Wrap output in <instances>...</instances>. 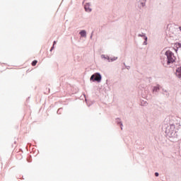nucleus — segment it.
I'll return each mask as SVG.
<instances>
[{
  "label": "nucleus",
  "instance_id": "1",
  "mask_svg": "<svg viewBox=\"0 0 181 181\" xmlns=\"http://www.w3.org/2000/svg\"><path fill=\"white\" fill-rule=\"evenodd\" d=\"M165 55L167 56L168 59V64H170V63H173L175 60V55L170 51H167L165 52Z\"/></svg>",
  "mask_w": 181,
  "mask_h": 181
},
{
  "label": "nucleus",
  "instance_id": "2",
  "mask_svg": "<svg viewBox=\"0 0 181 181\" xmlns=\"http://www.w3.org/2000/svg\"><path fill=\"white\" fill-rule=\"evenodd\" d=\"M90 80H93V81H98V83H100V81H101V75L98 73L94 74L90 76Z\"/></svg>",
  "mask_w": 181,
  "mask_h": 181
},
{
  "label": "nucleus",
  "instance_id": "3",
  "mask_svg": "<svg viewBox=\"0 0 181 181\" xmlns=\"http://www.w3.org/2000/svg\"><path fill=\"white\" fill-rule=\"evenodd\" d=\"M175 74L181 80V67L177 69Z\"/></svg>",
  "mask_w": 181,
  "mask_h": 181
},
{
  "label": "nucleus",
  "instance_id": "4",
  "mask_svg": "<svg viewBox=\"0 0 181 181\" xmlns=\"http://www.w3.org/2000/svg\"><path fill=\"white\" fill-rule=\"evenodd\" d=\"M174 48H175V52H177V50H181V44L175 43L174 45Z\"/></svg>",
  "mask_w": 181,
  "mask_h": 181
},
{
  "label": "nucleus",
  "instance_id": "5",
  "mask_svg": "<svg viewBox=\"0 0 181 181\" xmlns=\"http://www.w3.org/2000/svg\"><path fill=\"white\" fill-rule=\"evenodd\" d=\"M85 11L86 12H91V8H90V4L87 3L86 5H85Z\"/></svg>",
  "mask_w": 181,
  "mask_h": 181
},
{
  "label": "nucleus",
  "instance_id": "6",
  "mask_svg": "<svg viewBox=\"0 0 181 181\" xmlns=\"http://www.w3.org/2000/svg\"><path fill=\"white\" fill-rule=\"evenodd\" d=\"M80 35L82 37H86L87 36V33H86V30H81L80 32Z\"/></svg>",
  "mask_w": 181,
  "mask_h": 181
},
{
  "label": "nucleus",
  "instance_id": "7",
  "mask_svg": "<svg viewBox=\"0 0 181 181\" xmlns=\"http://www.w3.org/2000/svg\"><path fill=\"white\" fill-rule=\"evenodd\" d=\"M36 64H37V60H34V61L32 62V66H36Z\"/></svg>",
  "mask_w": 181,
  "mask_h": 181
},
{
  "label": "nucleus",
  "instance_id": "8",
  "mask_svg": "<svg viewBox=\"0 0 181 181\" xmlns=\"http://www.w3.org/2000/svg\"><path fill=\"white\" fill-rule=\"evenodd\" d=\"M54 45H56V41H54L53 47H52L51 50H53V49H54Z\"/></svg>",
  "mask_w": 181,
  "mask_h": 181
},
{
  "label": "nucleus",
  "instance_id": "9",
  "mask_svg": "<svg viewBox=\"0 0 181 181\" xmlns=\"http://www.w3.org/2000/svg\"><path fill=\"white\" fill-rule=\"evenodd\" d=\"M155 175H156V177L159 176V173H156Z\"/></svg>",
  "mask_w": 181,
  "mask_h": 181
}]
</instances>
